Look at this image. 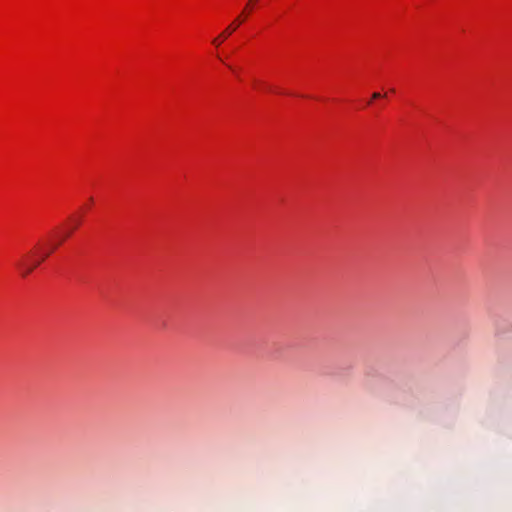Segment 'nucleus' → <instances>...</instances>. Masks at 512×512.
<instances>
[{
  "label": "nucleus",
  "mask_w": 512,
  "mask_h": 512,
  "mask_svg": "<svg viewBox=\"0 0 512 512\" xmlns=\"http://www.w3.org/2000/svg\"><path fill=\"white\" fill-rule=\"evenodd\" d=\"M381 97H382V94H381V93H379V92H374V93L372 94V99H379V98H381Z\"/></svg>",
  "instance_id": "obj_3"
},
{
  "label": "nucleus",
  "mask_w": 512,
  "mask_h": 512,
  "mask_svg": "<svg viewBox=\"0 0 512 512\" xmlns=\"http://www.w3.org/2000/svg\"><path fill=\"white\" fill-rule=\"evenodd\" d=\"M241 22H242V20H240L238 18L234 23H232L230 26H228L226 28V30L220 36L214 38L212 40V44L217 47L220 46L222 41L224 39H226L229 35H231L237 29V27L241 24Z\"/></svg>",
  "instance_id": "obj_2"
},
{
  "label": "nucleus",
  "mask_w": 512,
  "mask_h": 512,
  "mask_svg": "<svg viewBox=\"0 0 512 512\" xmlns=\"http://www.w3.org/2000/svg\"><path fill=\"white\" fill-rule=\"evenodd\" d=\"M72 231L67 232L63 238L58 242L51 246L50 249L47 251H44L41 256L33 261L31 264H29L26 259H22L17 263V267L19 268L21 275L23 277H26L30 273L33 272V270L38 267L67 237L71 235Z\"/></svg>",
  "instance_id": "obj_1"
},
{
  "label": "nucleus",
  "mask_w": 512,
  "mask_h": 512,
  "mask_svg": "<svg viewBox=\"0 0 512 512\" xmlns=\"http://www.w3.org/2000/svg\"><path fill=\"white\" fill-rule=\"evenodd\" d=\"M78 225H79V221H75V226L72 230L76 229Z\"/></svg>",
  "instance_id": "obj_4"
}]
</instances>
